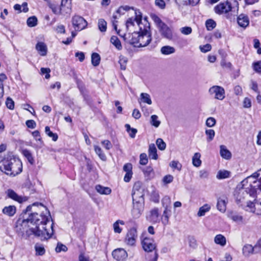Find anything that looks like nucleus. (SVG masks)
<instances>
[{
	"label": "nucleus",
	"mask_w": 261,
	"mask_h": 261,
	"mask_svg": "<svg viewBox=\"0 0 261 261\" xmlns=\"http://www.w3.org/2000/svg\"><path fill=\"white\" fill-rule=\"evenodd\" d=\"M205 134L207 136L206 140L208 142H210L214 139L215 132L212 129H208L205 130Z\"/></svg>",
	"instance_id": "obj_39"
},
{
	"label": "nucleus",
	"mask_w": 261,
	"mask_h": 261,
	"mask_svg": "<svg viewBox=\"0 0 261 261\" xmlns=\"http://www.w3.org/2000/svg\"><path fill=\"white\" fill-rule=\"evenodd\" d=\"M119 224L124 225V222L122 220H118L116 221L113 224L114 230L115 233H120L122 229L119 227Z\"/></svg>",
	"instance_id": "obj_33"
},
{
	"label": "nucleus",
	"mask_w": 261,
	"mask_h": 261,
	"mask_svg": "<svg viewBox=\"0 0 261 261\" xmlns=\"http://www.w3.org/2000/svg\"><path fill=\"white\" fill-rule=\"evenodd\" d=\"M72 25L76 31L82 30L87 25V22L82 17L75 15L72 18Z\"/></svg>",
	"instance_id": "obj_7"
},
{
	"label": "nucleus",
	"mask_w": 261,
	"mask_h": 261,
	"mask_svg": "<svg viewBox=\"0 0 261 261\" xmlns=\"http://www.w3.org/2000/svg\"><path fill=\"white\" fill-rule=\"evenodd\" d=\"M255 173L242 181V187L235 195L237 203L246 211L253 213L257 203V193L261 192V174L256 176Z\"/></svg>",
	"instance_id": "obj_2"
},
{
	"label": "nucleus",
	"mask_w": 261,
	"mask_h": 261,
	"mask_svg": "<svg viewBox=\"0 0 261 261\" xmlns=\"http://www.w3.org/2000/svg\"><path fill=\"white\" fill-rule=\"evenodd\" d=\"M140 164L142 165H145L148 163V158L147 154L145 153H142L140 155Z\"/></svg>",
	"instance_id": "obj_50"
},
{
	"label": "nucleus",
	"mask_w": 261,
	"mask_h": 261,
	"mask_svg": "<svg viewBox=\"0 0 261 261\" xmlns=\"http://www.w3.org/2000/svg\"><path fill=\"white\" fill-rule=\"evenodd\" d=\"M140 31L139 32H134L131 34L129 35L128 42L136 47L137 44H139V38Z\"/></svg>",
	"instance_id": "obj_15"
},
{
	"label": "nucleus",
	"mask_w": 261,
	"mask_h": 261,
	"mask_svg": "<svg viewBox=\"0 0 261 261\" xmlns=\"http://www.w3.org/2000/svg\"><path fill=\"white\" fill-rule=\"evenodd\" d=\"M67 250V247L61 243H58L56 248V251L57 252H60L61 251L66 252Z\"/></svg>",
	"instance_id": "obj_54"
},
{
	"label": "nucleus",
	"mask_w": 261,
	"mask_h": 261,
	"mask_svg": "<svg viewBox=\"0 0 261 261\" xmlns=\"http://www.w3.org/2000/svg\"><path fill=\"white\" fill-rule=\"evenodd\" d=\"M125 127L126 128L127 132L129 134V136L132 138H134L135 137L136 134L137 132V130L136 128H132L129 124H126L125 125Z\"/></svg>",
	"instance_id": "obj_35"
},
{
	"label": "nucleus",
	"mask_w": 261,
	"mask_h": 261,
	"mask_svg": "<svg viewBox=\"0 0 261 261\" xmlns=\"http://www.w3.org/2000/svg\"><path fill=\"white\" fill-rule=\"evenodd\" d=\"M7 194L9 197L12 198L16 201H19L20 197L18 195L12 190H8L7 191Z\"/></svg>",
	"instance_id": "obj_46"
},
{
	"label": "nucleus",
	"mask_w": 261,
	"mask_h": 261,
	"mask_svg": "<svg viewBox=\"0 0 261 261\" xmlns=\"http://www.w3.org/2000/svg\"><path fill=\"white\" fill-rule=\"evenodd\" d=\"M22 153L23 155L27 159L28 162L31 164H33L34 163V159L32 156V154L30 151L29 150L25 149L22 150Z\"/></svg>",
	"instance_id": "obj_28"
},
{
	"label": "nucleus",
	"mask_w": 261,
	"mask_h": 261,
	"mask_svg": "<svg viewBox=\"0 0 261 261\" xmlns=\"http://www.w3.org/2000/svg\"><path fill=\"white\" fill-rule=\"evenodd\" d=\"M220 153L222 158L226 160H229L231 157V152L226 148L224 145H221Z\"/></svg>",
	"instance_id": "obj_20"
},
{
	"label": "nucleus",
	"mask_w": 261,
	"mask_h": 261,
	"mask_svg": "<svg viewBox=\"0 0 261 261\" xmlns=\"http://www.w3.org/2000/svg\"><path fill=\"white\" fill-rule=\"evenodd\" d=\"M35 48L41 56H44L46 55L47 48L46 45L44 42H38L36 45Z\"/></svg>",
	"instance_id": "obj_17"
},
{
	"label": "nucleus",
	"mask_w": 261,
	"mask_h": 261,
	"mask_svg": "<svg viewBox=\"0 0 261 261\" xmlns=\"http://www.w3.org/2000/svg\"><path fill=\"white\" fill-rule=\"evenodd\" d=\"M71 0H62L61 7L63 9L64 7L67 8L66 13L70 12L71 10Z\"/></svg>",
	"instance_id": "obj_44"
},
{
	"label": "nucleus",
	"mask_w": 261,
	"mask_h": 261,
	"mask_svg": "<svg viewBox=\"0 0 261 261\" xmlns=\"http://www.w3.org/2000/svg\"><path fill=\"white\" fill-rule=\"evenodd\" d=\"M36 204L37 203H35L27 206L24 211V215H28V217L22 221L19 226H17V231L20 233H23L25 231L24 227L28 226L29 228L25 230L27 238L34 236L40 238L41 240H47L51 238L53 234V223L49 224V228H47L51 218L50 213L41 203L39 205L45 209V212H43L39 215L36 212H33L32 209Z\"/></svg>",
	"instance_id": "obj_1"
},
{
	"label": "nucleus",
	"mask_w": 261,
	"mask_h": 261,
	"mask_svg": "<svg viewBox=\"0 0 261 261\" xmlns=\"http://www.w3.org/2000/svg\"><path fill=\"white\" fill-rule=\"evenodd\" d=\"M201 154L199 152L195 153L192 158V164L193 166L198 167L201 165V161L200 160Z\"/></svg>",
	"instance_id": "obj_25"
},
{
	"label": "nucleus",
	"mask_w": 261,
	"mask_h": 261,
	"mask_svg": "<svg viewBox=\"0 0 261 261\" xmlns=\"http://www.w3.org/2000/svg\"><path fill=\"white\" fill-rule=\"evenodd\" d=\"M175 49L171 46L166 45L161 48V52L165 55H168L174 53Z\"/></svg>",
	"instance_id": "obj_23"
},
{
	"label": "nucleus",
	"mask_w": 261,
	"mask_h": 261,
	"mask_svg": "<svg viewBox=\"0 0 261 261\" xmlns=\"http://www.w3.org/2000/svg\"><path fill=\"white\" fill-rule=\"evenodd\" d=\"M214 242L221 246H224L226 244V238L222 234H219L216 235L214 238Z\"/></svg>",
	"instance_id": "obj_21"
},
{
	"label": "nucleus",
	"mask_w": 261,
	"mask_h": 261,
	"mask_svg": "<svg viewBox=\"0 0 261 261\" xmlns=\"http://www.w3.org/2000/svg\"><path fill=\"white\" fill-rule=\"evenodd\" d=\"M254 213L257 215L261 216V202L256 203V207Z\"/></svg>",
	"instance_id": "obj_64"
},
{
	"label": "nucleus",
	"mask_w": 261,
	"mask_h": 261,
	"mask_svg": "<svg viewBox=\"0 0 261 261\" xmlns=\"http://www.w3.org/2000/svg\"><path fill=\"white\" fill-rule=\"evenodd\" d=\"M110 41L118 50H121L122 49V45L120 41L117 37L113 36L111 38Z\"/></svg>",
	"instance_id": "obj_31"
},
{
	"label": "nucleus",
	"mask_w": 261,
	"mask_h": 261,
	"mask_svg": "<svg viewBox=\"0 0 261 261\" xmlns=\"http://www.w3.org/2000/svg\"><path fill=\"white\" fill-rule=\"evenodd\" d=\"M217 206L219 211L224 212L226 211V202L225 200L219 198L218 199Z\"/></svg>",
	"instance_id": "obj_26"
},
{
	"label": "nucleus",
	"mask_w": 261,
	"mask_h": 261,
	"mask_svg": "<svg viewBox=\"0 0 261 261\" xmlns=\"http://www.w3.org/2000/svg\"><path fill=\"white\" fill-rule=\"evenodd\" d=\"M209 175V172L207 170L202 169L199 171V177L201 178H207Z\"/></svg>",
	"instance_id": "obj_62"
},
{
	"label": "nucleus",
	"mask_w": 261,
	"mask_h": 261,
	"mask_svg": "<svg viewBox=\"0 0 261 261\" xmlns=\"http://www.w3.org/2000/svg\"><path fill=\"white\" fill-rule=\"evenodd\" d=\"M130 9L134 10L133 7H130L128 6H122L119 8V9L117 11V12L120 14H124V11H127Z\"/></svg>",
	"instance_id": "obj_55"
},
{
	"label": "nucleus",
	"mask_w": 261,
	"mask_h": 261,
	"mask_svg": "<svg viewBox=\"0 0 261 261\" xmlns=\"http://www.w3.org/2000/svg\"><path fill=\"white\" fill-rule=\"evenodd\" d=\"M142 244L143 248L145 251L151 252L155 248V244L153 243V241L148 238H144Z\"/></svg>",
	"instance_id": "obj_12"
},
{
	"label": "nucleus",
	"mask_w": 261,
	"mask_h": 261,
	"mask_svg": "<svg viewBox=\"0 0 261 261\" xmlns=\"http://www.w3.org/2000/svg\"><path fill=\"white\" fill-rule=\"evenodd\" d=\"M208 92L217 99L222 100L225 98L224 89L221 86H213L209 89Z\"/></svg>",
	"instance_id": "obj_6"
},
{
	"label": "nucleus",
	"mask_w": 261,
	"mask_h": 261,
	"mask_svg": "<svg viewBox=\"0 0 261 261\" xmlns=\"http://www.w3.org/2000/svg\"><path fill=\"white\" fill-rule=\"evenodd\" d=\"M132 195L134 204L132 212L136 217H138L141 214L144 202L143 190L141 188L140 182L135 183L134 185Z\"/></svg>",
	"instance_id": "obj_5"
},
{
	"label": "nucleus",
	"mask_w": 261,
	"mask_h": 261,
	"mask_svg": "<svg viewBox=\"0 0 261 261\" xmlns=\"http://www.w3.org/2000/svg\"><path fill=\"white\" fill-rule=\"evenodd\" d=\"M254 70L257 73L261 72V61L254 62L252 64Z\"/></svg>",
	"instance_id": "obj_53"
},
{
	"label": "nucleus",
	"mask_w": 261,
	"mask_h": 261,
	"mask_svg": "<svg viewBox=\"0 0 261 261\" xmlns=\"http://www.w3.org/2000/svg\"><path fill=\"white\" fill-rule=\"evenodd\" d=\"M210 209L211 206L208 204H205L203 205L202 206L199 208V211L197 213L198 216L201 217L204 216L205 213L208 212Z\"/></svg>",
	"instance_id": "obj_27"
},
{
	"label": "nucleus",
	"mask_w": 261,
	"mask_h": 261,
	"mask_svg": "<svg viewBox=\"0 0 261 261\" xmlns=\"http://www.w3.org/2000/svg\"><path fill=\"white\" fill-rule=\"evenodd\" d=\"M205 26L208 31H211L216 27V23L214 20L209 19L206 21Z\"/></svg>",
	"instance_id": "obj_40"
},
{
	"label": "nucleus",
	"mask_w": 261,
	"mask_h": 261,
	"mask_svg": "<svg viewBox=\"0 0 261 261\" xmlns=\"http://www.w3.org/2000/svg\"><path fill=\"white\" fill-rule=\"evenodd\" d=\"M35 249L36 251V255H42L45 252V250L44 246L38 243H37L35 245Z\"/></svg>",
	"instance_id": "obj_32"
},
{
	"label": "nucleus",
	"mask_w": 261,
	"mask_h": 261,
	"mask_svg": "<svg viewBox=\"0 0 261 261\" xmlns=\"http://www.w3.org/2000/svg\"><path fill=\"white\" fill-rule=\"evenodd\" d=\"M94 150L96 153L99 156V157L103 161L106 160V156L103 153L102 149L100 147L98 146H94Z\"/></svg>",
	"instance_id": "obj_42"
},
{
	"label": "nucleus",
	"mask_w": 261,
	"mask_h": 261,
	"mask_svg": "<svg viewBox=\"0 0 261 261\" xmlns=\"http://www.w3.org/2000/svg\"><path fill=\"white\" fill-rule=\"evenodd\" d=\"M6 105L7 107L10 110H13L14 108V102L12 99L10 97L7 98Z\"/></svg>",
	"instance_id": "obj_57"
},
{
	"label": "nucleus",
	"mask_w": 261,
	"mask_h": 261,
	"mask_svg": "<svg viewBox=\"0 0 261 261\" xmlns=\"http://www.w3.org/2000/svg\"><path fill=\"white\" fill-rule=\"evenodd\" d=\"M107 23L103 19H99L98 21V27L99 30L101 32H105L107 30Z\"/></svg>",
	"instance_id": "obj_34"
},
{
	"label": "nucleus",
	"mask_w": 261,
	"mask_h": 261,
	"mask_svg": "<svg viewBox=\"0 0 261 261\" xmlns=\"http://www.w3.org/2000/svg\"><path fill=\"white\" fill-rule=\"evenodd\" d=\"M161 35L168 39H171L173 37L171 30L165 23L158 28Z\"/></svg>",
	"instance_id": "obj_11"
},
{
	"label": "nucleus",
	"mask_w": 261,
	"mask_h": 261,
	"mask_svg": "<svg viewBox=\"0 0 261 261\" xmlns=\"http://www.w3.org/2000/svg\"><path fill=\"white\" fill-rule=\"evenodd\" d=\"M50 8L51 9L53 13L55 14H61V11L63 10L61 7H60V8H59L57 6L54 5H51L50 6Z\"/></svg>",
	"instance_id": "obj_60"
},
{
	"label": "nucleus",
	"mask_w": 261,
	"mask_h": 261,
	"mask_svg": "<svg viewBox=\"0 0 261 261\" xmlns=\"http://www.w3.org/2000/svg\"><path fill=\"white\" fill-rule=\"evenodd\" d=\"M220 65L223 68L230 70L232 66L230 62H226V61L224 59L221 60Z\"/></svg>",
	"instance_id": "obj_52"
},
{
	"label": "nucleus",
	"mask_w": 261,
	"mask_h": 261,
	"mask_svg": "<svg viewBox=\"0 0 261 261\" xmlns=\"http://www.w3.org/2000/svg\"><path fill=\"white\" fill-rule=\"evenodd\" d=\"M100 57L97 53H94L91 55V63L94 66H97L99 64Z\"/></svg>",
	"instance_id": "obj_29"
},
{
	"label": "nucleus",
	"mask_w": 261,
	"mask_h": 261,
	"mask_svg": "<svg viewBox=\"0 0 261 261\" xmlns=\"http://www.w3.org/2000/svg\"><path fill=\"white\" fill-rule=\"evenodd\" d=\"M22 164L16 158L8 156L0 161V170L7 175L14 176L22 171Z\"/></svg>",
	"instance_id": "obj_4"
},
{
	"label": "nucleus",
	"mask_w": 261,
	"mask_h": 261,
	"mask_svg": "<svg viewBox=\"0 0 261 261\" xmlns=\"http://www.w3.org/2000/svg\"><path fill=\"white\" fill-rule=\"evenodd\" d=\"M140 96L141 99L143 102L146 103L148 105H151L152 103L150 96L148 93H142L140 95Z\"/></svg>",
	"instance_id": "obj_38"
},
{
	"label": "nucleus",
	"mask_w": 261,
	"mask_h": 261,
	"mask_svg": "<svg viewBox=\"0 0 261 261\" xmlns=\"http://www.w3.org/2000/svg\"><path fill=\"white\" fill-rule=\"evenodd\" d=\"M144 173L147 176H151V175L153 174V169L150 166H147L146 167L144 170H143Z\"/></svg>",
	"instance_id": "obj_61"
},
{
	"label": "nucleus",
	"mask_w": 261,
	"mask_h": 261,
	"mask_svg": "<svg viewBox=\"0 0 261 261\" xmlns=\"http://www.w3.org/2000/svg\"><path fill=\"white\" fill-rule=\"evenodd\" d=\"M216 123V119L213 117H209L206 121V125L211 127L215 125Z\"/></svg>",
	"instance_id": "obj_56"
},
{
	"label": "nucleus",
	"mask_w": 261,
	"mask_h": 261,
	"mask_svg": "<svg viewBox=\"0 0 261 261\" xmlns=\"http://www.w3.org/2000/svg\"><path fill=\"white\" fill-rule=\"evenodd\" d=\"M150 124L155 127H158L161 124V121L158 120V116L156 115H153L150 118Z\"/></svg>",
	"instance_id": "obj_43"
},
{
	"label": "nucleus",
	"mask_w": 261,
	"mask_h": 261,
	"mask_svg": "<svg viewBox=\"0 0 261 261\" xmlns=\"http://www.w3.org/2000/svg\"><path fill=\"white\" fill-rule=\"evenodd\" d=\"M227 216L229 218L231 219L233 221L235 222H243V216L238 214L236 212L233 211H229L228 212Z\"/></svg>",
	"instance_id": "obj_16"
},
{
	"label": "nucleus",
	"mask_w": 261,
	"mask_h": 261,
	"mask_svg": "<svg viewBox=\"0 0 261 261\" xmlns=\"http://www.w3.org/2000/svg\"><path fill=\"white\" fill-rule=\"evenodd\" d=\"M3 213L9 216H12L16 213V207L12 205L5 206L3 210Z\"/></svg>",
	"instance_id": "obj_24"
},
{
	"label": "nucleus",
	"mask_w": 261,
	"mask_h": 261,
	"mask_svg": "<svg viewBox=\"0 0 261 261\" xmlns=\"http://www.w3.org/2000/svg\"><path fill=\"white\" fill-rule=\"evenodd\" d=\"M135 22H137L136 18L135 19H133V18H129L126 20L125 24L127 30H129V27L134 26Z\"/></svg>",
	"instance_id": "obj_58"
},
{
	"label": "nucleus",
	"mask_w": 261,
	"mask_h": 261,
	"mask_svg": "<svg viewBox=\"0 0 261 261\" xmlns=\"http://www.w3.org/2000/svg\"><path fill=\"white\" fill-rule=\"evenodd\" d=\"M149 157L153 160H157L158 155L157 154V150L154 144H151L149 146L148 149Z\"/></svg>",
	"instance_id": "obj_19"
},
{
	"label": "nucleus",
	"mask_w": 261,
	"mask_h": 261,
	"mask_svg": "<svg viewBox=\"0 0 261 261\" xmlns=\"http://www.w3.org/2000/svg\"><path fill=\"white\" fill-rule=\"evenodd\" d=\"M137 237V229L135 227H133L127 232L125 239V242L128 245H134L136 243Z\"/></svg>",
	"instance_id": "obj_8"
},
{
	"label": "nucleus",
	"mask_w": 261,
	"mask_h": 261,
	"mask_svg": "<svg viewBox=\"0 0 261 261\" xmlns=\"http://www.w3.org/2000/svg\"><path fill=\"white\" fill-rule=\"evenodd\" d=\"M200 49L201 52L206 53L212 49V46L210 44H206L202 46H200Z\"/></svg>",
	"instance_id": "obj_63"
},
{
	"label": "nucleus",
	"mask_w": 261,
	"mask_h": 261,
	"mask_svg": "<svg viewBox=\"0 0 261 261\" xmlns=\"http://www.w3.org/2000/svg\"><path fill=\"white\" fill-rule=\"evenodd\" d=\"M237 22L241 27L245 28L249 24V19L247 15L241 14L238 17Z\"/></svg>",
	"instance_id": "obj_14"
},
{
	"label": "nucleus",
	"mask_w": 261,
	"mask_h": 261,
	"mask_svg": "<svg viewBox=\"0 0 261 261\" xmlns=\"http://www.w3.org/2000/svg\"><path fill=\"white\" fill-rule=\"evenodd\" d=\"M96 191L100 194L109 195L111 193V189L109 187H102L101 185H97L95 187Z\"/></svg>",
	"instance_id": "obj_22"
},
{
	"label": "nucleus",
	"mask_w": 261,
	"mask_h": 261,
	"mask_svg": "<svg viewBox=\"0 0 261 261\" xmlns=\"http://www.w3.org/2000/svg\"><path fill=\"white\" fill-rule=\"evenodd\" d=\"M243 254L246 256H248L253 253H257L260 252L259 250L255 248V245L253 247L251 245L246 244L242 249Z\"/></svg>",
	"instance_id": "obj_13"
},
{
	"label": "nucleus",
	"mask_w": 261,
	"mask_h": 261,
	"mask_svg": "<svg viewBox=\"0 0 261 261\" xmlns=\"http://www.w3.org/2000/svg\"><path fill=\"white\" fill-rule=\"evenodd\" d=\"M230 172L227 170H220L218 171L216 177L219 179H225L229 177Z\"/></svg>",
	"instance_id": "obj_30"
},
{
	"label": "nucleus",
	"mask_w": 261,
	"mask_h": 261,
	"mask_svg": "<svg viewBox=\"0 0 261 261\" xmlns=\"http://www.w3.org/2000/svg\"><path fill=\"white\" fill-rule=\"evenodd\" d=\"M170 166L174 169H176L178 171L181 169L182 165L178 161H173L170 163Z\"/></svg>",
	"instance_id": "obj_49"
},
{
	"label": "nucleus",
	"mask_w": 261,
	"mask_h": 261,
	"mask_svg": "<svg viewBox=\"0 0 261 261\" xmlns=\"http://www.w3.org/2000/svg\"><path fill=\"white\" fill-rule=\"evenodd\" d=\"M148 220L153 223H157L159 221V210L158 208H154L150 211V215L147 217Z\"/></svg>",
	"instance_id": "obj_18"
},
{
	"label": "nucleus",
	"mask_w": 261,
	"mask_h": 261,
	"mask_svg": "<svg viewBox=\"0 0 261 261\" xmlns=\"http://www.w3.org/2000/svg\"><path fill=\"white\" fill-rule=\"evenodd\" d=\"M45 132L46 134L49 137L52 138L54 141H56L58 140V136L57 134L53 133L50 130L49 126H47L45 128Z\"/></svg>",
	"instance_id": "obj_37"
},
{
	"label": "nucleus",
	"mask_w": 261,
	"mask_h": 261,
	"mask_svg": "<svg viewBox=\"0 0 261 261\" xmlns=\"http://www.w3.org/2000/svg\"><path fill=\"white\" fill-rule=\"evenodd\" d=\"M180 32L182 34L188 35L190 34L192 32V29L190 27H185L180 29Z\"/></svg>",
	"instance_id": "obj_59"
},
{
	"label": "nucleus",
	"mask_w": 261,
	"mask_h": 261,
	"mask_svg": "<svg viewBox=\"0 0 261 261\" xmlns=\"http://www.w3.org/2000/svg\"><path fill=\"white\" fill-rule=\"evenodd\" d=\"M151 17L158 28H159L164 23V22H163L162 20L155 14H151Z\"/></svg>",
	"instance_id": "obj_45"
},
{
	"label": "nucleus",
	"mask_w": 261,
	"mask_h": 261,
	"mask_svg": "<svg viewBox=\"0 0 261 261\" xmlns=\"http://www.w3.org/2000/svg\"><path fill=\"white\" fill-rule=\"evenodd\" d=\"M38 20L36 16H33L28 18L27 23L29 27H34L37 24Z\"/></svg>",
	"instance_id": "obj_36"
},
{
	"label": "nucleus",
	"mask_w": 261,
	"mask_h": 261,
	"mask_svg": "<svg viewBox=\"0 0 261 261\" xmlns=\"http://www.w3.org/2000/svg\"><path fill=\"white\" fill-rule=\"evenodd\" d=\"M135 13L137 23L140 29L139 43L136 45V47H145L150 43L151 40L149 23L146 18L142 21V17L140 12L135 11Z\"/></svg>",
	"instance_id": "obj_3"
},
{
	"label": "nucleus",
	"mask_w": 261,
	"mask_h": 261,
	"mask_svg": "<svg viewBox=\"0 0 261 261\" xmlns=\"http://www.w3.org/2000/svg\"><path fill=\"white\" fill-rule=\"evenodd\" d=\"M156 144L158 147V148L161 150H164L165 149L166 147V143L164 142V141L161 139L159 138L156 141Z\"/></svg>",
	"instance_id": "obj_48"
},
{
	"label": "nucleus",
	"mask_w": 261,
	"mask_h": 261,
	"mask_svg": "<svg viewBox=\"0 0 261 261\" xmlns=\"http://www.w3.org/2000/svg\"><path fill=\"white\" fill-rule=\"evenodd\" d=\"M231 10V4L229 2L221 3L215 7V11L217 14L226 13Z\"/></svg>",
	"instance_id": "obj_10"
},
{
	"label": "nucleus",
	"mask_w": 261,
	"mask_h": 261,
	"mask_svg": "<svg viewBox=\"0 0 261 261\" xmlns=\"http://www.w3.org/2000/svg\"><path fill=\"white\" fill-rule=\"evenodd\" d=\"M112 256L118 261H123L127 257L126 251L122 248H117L112 252Z\"/></svg>",
	"instance_id": "obj_9"
},
{
	"label": "nucleus",
	"mask_w": 261,
	"mask_h": 261,
	"mask_svg": "<svg viewBox=\"0 0 261 261\" xmlns=\"http://www.w3.org/2000/svg\"><path fill=\"white\" fill-rule=\"evenodd\" d=\"M127 62V59L126 57L121 56L119 57V63L120 65V69L124 70L126 68V64Z\"/></svg>",
	"instance_id": "obj_41"
},
{
	"label": "nucleus",
	"mask_w": 261,
	"mask_h": 261,
	"mask_svg": "<svg viewBox=\"0 0 261 261\" xmlns=\"http://www.w3.org/2000/svg\"><path fill=\"white\" fill-rule=\"evenodd\" d=\"M162 204L164 208H168L171 204V199L170 197L165 196L162 200Z\"/></svg>",
	"instance_id": "obj_47"
},
{
	"label": "nucleus",
	"mask_w": 261,
	"mask_h": 261,
	"mask_svg": "<svg viewBox=\"0 0 261 261\" xmlns=\"http://www.w3.org/2000/svg\"><path fill=\"white\" fill-rule=\"evenodd\" d=\"M173 176L170 174L165 175L162 179L164 185H167L171 183L173 180Z\"/></svg>",
	"instance_id": "obj_51"
}]
</instances>
